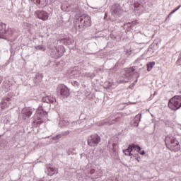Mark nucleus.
<instances>
[{
	"label": "nucleus",
	"instance_id": "f257e3e1",
	"mask_svg": "<svg viewBox=\"0 0 181 181\" xmlns=\"http://www.w3.org/2000/svg\"><path fill=\"white\" fill-rule=\"evenodd\" d=\"M46 119H47V113L43 110V107L40 106L34 115V124L40 125V124H43L44 121H46Z\"/></svg>",
	"mask_w": 181,
	"mask_h": 181
},
{
	"label": "nucleus",
	"instance_id": "f03ea898",
	"mask_svg": "<svg viewBox=\"0 0 181 181\" xmlns=\"http://www.w3.org/2000/svg\"><path fill=\"white\" fill-rule=\"evenodd\" d=\"M181 107V95H175L168 101V108L177 111Z\"/></svg>",
	"mask_w": 181,
	"mask_h": 181
},
{
	"label": "nucleus",
	"instance_id": "7ed1b4c3",
	"mask_svg": "<svg viewBox=\"0 0 181 181\" xmlns=\"http://www.w3.org/2000/svg\"><path fill=\"white\" fill-rule=\"evenodd\" d=\"M135 151L138 152V153H140V155H145V151H141V147L135 144L129 145L127 149L123 150V152L126 156H130L132 158V156H134V152Z\"/></svg>",
	"mask_w": 181,
	"mask_h": 181
},
{
	"label": "nucleus",
	"instance_id": "20e7f679",
	"mask_svg": "<svg viewBox=\"0 0 181 181\" xmlns=\"http://www.w3.org/2000/svg\"><path fill=\"white\" fill-rule=\"evenodd\" d=\"M165 142L167 148H171L173 150L177 149V146H179V141L172 135L167 136Z\"/></svg>",
	"mask_w": 181,
	"mask_h": 181
},
{
	"label": "nucleus",
	"instance_id": "39448f33",
	"mask_svg": "<svg viewBox=\"0 0 181 181\" xmlns=\"http://www.w3.org/2000/svg\"><path fill=\"white\" fill-rule=\"evenodd\" d=\"M100 142H101V137L97 134H92L88 138V146H97Z\"/></svg>",
	"mask_w": 181,
	"mask_h": 181
},
{
	"label": "nucleus",
	"instance_id": "423d86ee",
	"mask_svg": "<svg viewBox=\"0 0 181 181\" xmlns=\"http://www.w3.org/2000/svg\"><path fill=\"white\" fill-rule=\"evenodd\" d=\"M23 119H28L32 117L33 114V109L32 107H26L22 110L21 112Z\"/></svg>",
	"mask_w": 181,
	"mask_h": 181
},
{
	"label": "nucleus",
	"instance_id": "0eeeda50",
	"mask_svg": "<svg viewBox=\"0 0 181 181\" xmlns=\"http://www.w3.org/2000/svg\"><path fill=\"white\" fill-rule=\"evenodd\" d=\"M35 15L38 19H41L42 21H47L49 19V14L46 11L38 10L35 11Z\"/></svg>",
	"mask_w": 181,
	"mask_h": 181
},
{
	"label": "nucleus",
	"instance_id": "6e6552de",
	"mask_svg": "<svg viewBox=\"0 0 181 181\" xmlns=\"http://www.w3.org/2000/svg\"><path fill=\"white\" fill-rule=\"evenodd\" d=\"M58 91L60 93V95L62 97H69L70 95V92L69 91V89L67 87H66L64 85H60L58 88Z\"/></svg>",
	"mask_w": 181,
	"mask_h": 181
},
{
	"label": "nucleus",
	"instance_id": "1a4fd4ad",
	"mask_svg": "<svg viewBox=\"0 0 181 181\" xmlns=\"http://www.w3.org/2000/svg\"><path fill=\"white\" fill-rule=\"evenodd\" d=\"M83 23L84 26H91V17H90L89 16H86L83 18Z\"/></svg>",
	"mask_w": 181,
	"mask_h": 181
},
{
	"label": "nucleus",
	"instance_id": "9d476101",
	"mask_svg": "<svg viewBox=\"0 0 181 181\" xmlns=\"http://www.w3.org/2000/svg\"><path fill=\"white\" fill-rule=\"evenodd\" d=\"M134 11H136L137 12H142L144 9V6H142L141 4L138 2H135L134 4Z\"/></svg>",
	"mask_w": 181,
	"mask_h": 181
},
{
	"label": "nucleus",
	"instance_id": "9b49d317",
	"mask_svg": "<svg viewBox=\"0 0 181 181\" xmlns=\"http://www.w3.org/2000/svg\"><path fill=\"white\" fill-rule=\"evenodd\" d=\"M125 71V76L126 77H129L131 76V73H134L135 71V68L134 67H130V68H127L124 69Z\"/></svg>",
	"mask_w": 181,
	"mask_h": 181
},
{
	"label": "nucleus",
	"instance_id": "f8f14e48",
	"mask_svg": "<svg viewBox=\"0 0 181 181\" xmlns=\"http://www.w3.org/2000/svg\"><path fill=\"white\" fill-rule=\"evenodd\" d=\"M47 172L48 176H53L54 173H57V170H56V168H52L50 166L47 167Z\"/></svg>",
	"mask_w": 181,
	"mask_h": 181
},
{
	"label": "nucleus",
	"instance_id": "ddd939ff",
	"mask_svg": "<svg viewBox=\"0 0 181 181\" xmlns=\"http://www.w3.org/2000/svg\"><path fill=\"white\" fill-rule=\"evenodd\" d=\"M36 4L37 5H40V4L42 5V6H46L47 5L49 1L48 0H35Z\"/></svg>",
	"mask_w": 181,
	"mask_h": 181
},
{
	"label": "nucleus",
	"instance_id": "4468645a",
	"mask_svg": "<svg viewBox=\"0 0 181 181\" xmlns=\"http://www.w3.org/2000/svg\"><path fill=\"white\" fill-rule=\"evenodd\" d=\"M155 66V62H151L147 64V71H151L153 66Z\"/></svg>",
	"mask_w": 181,
	"mask_h": 181
},
{
	"label": "nucleus",
	"instance_id": "2eb2a0df",
	"mask_svg": "<svg viewBox=\"0 0 181 181\" xmlns=\"http://www.w3.org/2000/svg\"><path fill=\"white\" fill-rule=\"evenodd\" d=\"M6 30V24L0 23V33H4Z\"/></svg>",
	"mask_w": 181,
	"mask_h": 181
},
{
	"label": "nucleus",
	"instance_id": "dca6fc26",
	"mask_svg": "<svg viewBox=\"0 0 181 181\" xmlns=\"http://www.w3.org/2000/svg\"><path fill=\"white\" fill-rule=\"evenodd\" d=\"M181 6H178L175 9L173 10L172 12H170L169 13V15L168 16V18H170L171 15H173V13H175V12H176V11H178V9H180Z\"/></svg>",
	"mask_w": 181,
	"mask_h": 181
},
{
	"label": "nucleus",
	"instance_id": "f3484780",
	"mask_svg": "<svg viewBox=\"0 0 181 181\" xmlns=\"http://www.w3.org/2000/svg\"><path fill=\"white\" fill-rule=\"evenodd\" d=\"M45 99L48 100V102L47 101V103H53V98H52L51 96H47L45 97Z\"/></svg>",
	"mask_w": 181,
	"mask_h": 181
},
{
	"label": "nucleus",
	"instance_id": "a211bd4d",
	"mask_svg": "<svg viewBox=\"0 0 181 181\" xmlns=\"http://www.w3.org/2000/svg\"><path fill=\"white\" fill-rule=\"evenodd\" d=\"M37 50H42L43 52H45V50H46V48H45V47L42 46V45H39L37 47Z\"/></svg>",
	"mask_w": 181,
	"mask_h": 181
},
{
	"label": "nucleus",
	"instance_id": "6ab92c4d",
	"mask_svg": "<svg viewBox=\"0 0 181 181\" xmlns=\"http://www.w3.org/2000/svg\"><path fill=\"white\" fill-rule=\"evenodd\" d=\"M135 118L139 119L140 121L141 120V115H137Z\"/></svg>",
	"mask_w": 181,
	"mask_h": 181
},
{
	"label": "nucleus",
	"instance_id": "aec40b11",
	"mask_svg": "<svg viewBox=\"0 0 181 181\" xmlns=\"http://www.w3.org/2000/svg\"><path fill=\"white\" fill-rule=\"evenodd\" d=\"M113 122H111V123H110V124H115V122H117V119H115V120H112Z\"/></svg>",
	"mask_w": 181,
	"mask_h": 181
},
{
	"label": "nucleus",
	"instance_id": "412c9836",
	"mask_svg": "<svg viewBox=\"0 0 181 181\" xmlns=\"http://www.w3.org/2000/svg\"><path fill=\"white\" fill-rule=\"evenodd\" d=\"M2 83V77L0 76V84Z\"/></svg>",
	"mask_w": 181,
	"mask_h": 181
},
{
	"label": "nucleus",
	"instance_id": "4be33fe9",
	"mask_svg": "<svg viewBox=\"0 0 181 181\" xmlns=\"http://www.w3.org/2000/svg\"><path fill=\"white\" fill-rule=\"evenodd\" d=\"M49 1H53V0H49Z\"/></svg>",
	"mask_w": 181,
	"mask_h": 181
}]
</instances>
